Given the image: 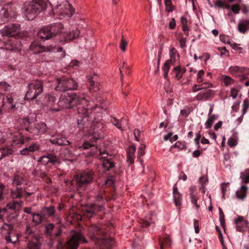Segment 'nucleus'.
I'll return each mask as SVG.
<instances>
[{
  "instance_id": "obj_1",
  "label": "nucleus",
  "mask_w": 249,
  "mask_h": 249,
  "mask_svg": "<svg viewBox=\"0 0 249 249\" xmlns=\"http://www.w3.org/2000/svg\"><path fill=\"white\" fill-rule=\"evenodd\" d=\"M58 105L63 108H70L78 105L86 104L87 106H91L93 101H88L83 93H76L74 92H67L61 95L58 102ZM98 107L96 106L89 109L87 107L80 106L77 108L78 116L77 118V124L79 127L84 125L88 127L90 125L91 127H93L89 133V136H92V139L97 140L101 137V133L98 129L95 128L94 123L100 120L101 115L98 113L95 117V113L98 112Z\"/></svg>"
},
{
  "instance_id": "obj_2",
  "label": "nucleus",
  "mask_w": 249,
  "mask_h": 249,
  "mask_svg": "<svg viewBox=\"0 0 249 249\" xmlns=\"http://www.w3.org/2000/svg\"><path fill=\"white\" fill-rule=\"evenodd\" d=\"M48 6L52 7V4L48 0H32V1H26L24 3L22 11L28 20H33Z\"/></svg>"
},
{
  "instance_id": "obj_3",
  "label": "nucleus",
  "mask_w": 249,
  "mask_h": 249,
  "mask_svg": "<svg viewBox=\"0 0 249 249\" xmlns=\"http://www.w3.org/2000/svg\"><path fill=\"white\" fill-rule=\"evenodd\" d=\"M100 227L94 225L88 229L90 238L93 240H98L97 244L100 246L101 249H111L114 245V241L112 239H102L100 235L102 233Z\"/></svg>"
},
{
  "instance_id": "obj_4",
  "label": "nucleus",
  "mask_w": 249,
  "mask_h": 249,
  "mask_svg": "<svg viewBox=\"0 0 249 249\" xmlns=\"http://www.w3.org/2000/svg\"><path fill=\"white\" fill-rule=\"evenodd\" d=\"M63 26L61 23H55L41 28L37 33L38 38L42 40H48L60 33Z\"/></svg>"
},
{
  "instance_id": "obj_5",
  "label": "nucleus",
  "mask_w": 249,
  "mask_h": 249,
  "mask_svg": "<svg viewBox=\"0 0 249 249\" xmlns=\"http://www.w3.org/2000/svg\"><path fill=\"white\" fill-rule=\"evenodd\" d=\"M43 89L42 83L40 81L36 80L29 83L24 99L29 101L35 99L42 92Z\"/></svg>"
},
{
  "instance_id": "obj_6",
  "label": "nucleus",
  "mask_w": 249,
  "mask_h": 249,
  "mask_svg": "<svg viewBox=\"0 0 249 249\" xmlns=\"http://www.w3.org/2000/svg\"><path fill=\"white\" fill-rule=\"evenodd\" d=\"M52 10L56 18L60 19L70 18L74 13V10L67 1H65L60 4L57 5Z\"/></svg>"
},
{
  "instance_id": "obj_7",
  "label": "nucleus",
  "mask_w": 249,
  "mask_h": 249,
  "mask_svg": "<svg viewBox=\"0 0 249 249\" xmlns=\"http://www.w3.org/2000/svg\"><path fill=\"white\" fill-rule=\"evenodd\" d=\"M0 142L2 143L6 142L12 146H16L24 143V139L23 137L18 132H17L13 133L12 130H9L6 135H3L0 139Z\"/></svg>"
},
{
  "instance_id": "obj_8",
  "label": "nucleus",
  "mask_w": 249,
  "mask_h": 249,
  "mask_svg": "<svg viewBox=\"0 0 249 249\" xmlns=\"http://www.w3.org/2000/svg\"><path fill=\"white\" fill-rule=\"evenodd\" d=\"M57 86L55 89L57 91H65L69 90L75 89L77 87V83L73 79L62 77L56 79Z\"/></svg>"
},
{
  "instance_id": "obj_9",
  "label": "nucleus",
  "mask_w": 249,
  "mask_h": 249,
  "mask_svg": "<svg viewBox=\"0 0 249 249\" xmlns=\"http://www.w3.org/2000/svg\"><path fill=\"white\" fill-rule=\"evenodd\" d=\"M30 49L33 51L34 53H38L46 52H61V57L63 58L65 56V52L62 51L61 47L49 46L45 47L41 46L38 43L34 42L30 45Z\"/></svg>"
},
{
  "instance_id": "obj_10",
  "label": "nucleus",
  "mask_w": 249,
  "mask_h": 249,
  "mask_svg": "<svg viewBox=\"0 0 249 249\" xmlns=\"http://www.w3.org/2000/svg\"><path fill=\"white\" fill-rule=\"evenodd\" d=\"M103 192H100L95 196L94 202L91 205L90 208L86 209L88 216H91L95 212L101 211L103 210V205L105 202L107 201V199H104Z\"/></svg>"
},
{
  "instance_id": "obj_11",
  "label": "nucleus",
  "mask_w": 249,
  "mask_h": 249,
  "mask_svg": "<svg viewBox=\"0 0 249 249\" xmlns=\"http://www.w3.org/2000/svg\"><path fill=\"white\" fill-rule=\"evenodd\" d=\"M24 237L28 239H34L35 242H30L28 244V249H40L39 243L40 236L38 233H35L29 226H26L24 232Z\"/></svg>"
},
{
  "instance_id": "obj_12",
  "label": "nucleus",
  "mask_w": 249,
  "mask_h": 249,
  "mask_svg": "<svg viewBox=\"0 0 249 249\" xmlns=\"http://www.w3.org/2000/svg\"><path fill=\"white\" fill-rule=\"evenodd\" d=\"M1 232L2 234H5V239L7 243L15 244L18 240V236L13 231V227L11 225L4 224L1 227Z\"/></svg>"
},
{
  "instance_id": "obj_13",
  "label": "nucleus",
  "mask_w": 249,
  "mask_h": 249,
  "mask_svg": "<svg viewBox=\"0 0 249 249\" xmlns=\"http://www.w3.org/2000/svg\"><path fill=\"white\" fill-rule=\"evenodd\" d=\"M20 26L18 24H9L0 30L2 36L14 37L20 33Z\"/></svg>"
},
{
  "instance_id": "obj_14",
  "label": "nucleus",
  "mask_w": 249,
  "mask_h": 249,
  "mask_svg": "<svg viewBox=\"0 0 249 249\" xmlns=\"http://www.w3.org/2000/svg\"><path fill=\"white\" fill-rule=\"evenodd\" d=\"M97 152H99L98 158L101 160L103 167L106 170H108L113 167L114 163L110 160L111 155L109 156L105 150H97L96 149V152H91L90 155H93Z\"/></svg>"
},
{
  "instance_id": "obj_15",
  "label": "nucleus",
  "mask_w": 249,
  "mask_h": 249,
  "mask_svg": "<svg viewBox=\"0 0 249 249\" xmlns=\"http://www.w3.org/2000/svg\"><path fill=\"white\" fill-rule=\"evenodd\" d=\"M80 242L86 243V241L81 232L72 231L71 238L67 243L69 249H76Z\"/></svg>"
},
{
  "instance_id": "obj_16",
  "label": "nucleus",
  "mask_w": 249,
  "mask_h": 249,
  "mask_svg": "<svg viewBox=\"0 0 249 249\" xmlns=\"http://www.w3.org/2000/svg\"><path fill=\"white\" fill-rule=\"evenodd\" d=\"M93 173L92 171H85L81 174L80 176L76 175L75 177L77 183L79 187L90 183L93 179Z\"/></svg>"
},
{
  "instance_id": "obj_17",
  "label": "nucleus",
  "mask_w": 249,
  "mask_h": 249,
  "mask_svg": "<svg viewBox=\"0 0 249 249\" xmlns=\"http://www.w3.org/2000/svg\"><path fill=\"white\" fill-rule=\"evenodd\" d=\"M15 10L9 5L3 8L0 11V18L4 22H7L15 17Z\"/></svg>"
},
{
  "instance_id": "obj_18",
  "label": "nucleus",
  "mask_w": 249,
  "mask_h": 249,
  "mask_svg": "<svg viewBox=\"0 0 249 249\" xmlns=\"http://www.w3.org/2000/svg\"><path fill=\"white\" fill-rule=\"evenodd\" d=\"M234 223L236 225V230L239 231L243 232L249 228V221L244 219L242 216H238L237 218L235 219Z\"/></svg>"
},
{
  "instance_id": "obj_19",
  "label": "nucleus",
  "mask_w": 249,
  "mask_h": 249,
  "mask_svg": "<svg viewBox=\"0 0 249 249\" xmlns=\"http://www.w3.org/2000/svg\"><path fill=\"white\" fill-rule=\"evenodd\" d=\"M1 107L8 111L16 108V104L11 96L3 97Z\"/></svg>"
},
{
  "instance_id": "obj_20",
  "label": "nucleus",
  "mask_w": 249,
  "mask_h": 249,
  "mask_svg": "<svg viewBox=\"0 0 249 249\" xmlns=\"http://www.w3.org/2000/svg\"><path fill=\"white\" fill-rule=\"evenodd\" d=\"M40 145L36 142H33L29 146L26 147L19 151L20 155L23 156H27L31 153L38 151L40 149Z\"/></svg>"
},
{
  "instance_id": "obj_21",
  "label": "nucleus",
  "mask_w": 249,
  "mask_h": 249,
  "mask_svg": "<svg viewBox=\"0 0 249 249\" xmlns=\"http://www.w3.org/2000/svg\"><path fill=\"white\" fill-rule=\"evenodd\" d=\"M50 141L53 144H56L59 145H67L71 143L65 138L62 137L59 134H55L53 135Z\"/></svg>"
},
{
  "instance_id": "obj_22",
  "label": "nucleus",
  "mask_w": 249,
  "mask_h": 249,
  "mask_svg": "<svg viewBox=\"0 0 249 249\" xmlns=\"http://www.w3.org/2000/svg\"><path fill=\"white\" fill-rule=\"evenodd\" d=\"M190 194V197L191 202L197 210L200 208V205L197 203V201L199 199V197L197 196V193L196 192V186H192L189 188Z\"/></svg>"
},
{
  "instance_id": "obj_23",
  "label": "nucleus",
  "mask_w": 249,
  "mask_h": 249,
  "mask_svg": "<svg viewBox=\"0 0 249 249\" xmlns=\"http://www.w3.org/2000/svg\"><path fill=\"white\" fill-rule=\"evenodd\" d=\"M38 161L44 165L49 162L52 163L53 165H57L59 163L56 157L53 155L43 156L38 159Z\"/></svg>"
},
{
  "instance_id": "obj_24",
  "label": "nucleus",
  "mask_w": 249,
  "mask_h": 249,
  "mask_svg": "<svg viewBox=\"0 0 249 249\" xmlns=\"http://www.w3.org/2000/svg\"><path fill=\"white\" fill-rule=\"evenodd\" d=\"M214 94L213 90L206 89L200 92L196 95L195 98L197 101L206 100L211 98Z\"/></svg>"
},
{
  "instance_id": "obj_25",
  "label": "nucleus",
  "mask_w": 249,
  "mask_h": 249,
  "mask_svg": "<svg viewBox=\"0 0 249 249\" xmlns=\"http://www.w3.org/2000/svg\"><path fill=\"white\" fill-rule=\"evenodd\" d=\"M47 130V126L45 123H40L36 124L34 127L31 128L30 132L34 135L44 134Z\"/></svg>"
},
{
  "instance_id": "obj_26",
  "label": "nucleus",
  "mask_w": 249,
  "mask_h": 249,
  "mask_svg": "<svg viewBox=\"0 0 249 249\" xmlns=\"http://www.w3.org/2000/svg\"><path fill=\"white\" fill-rule=\"evenodd\" d=\"M110 122L113 125L121 130L128 127V122L126 119H123L120 121L115 118L112 117L110 119Z\"/></svg>"
},
{
  "instance_id": "obj_27",
  "label": "nucleus",
  "mask_w": 249,
  "mask_h": 249,
  "mask_svg": "<svg viewBox=\"0 0 249 249\" xmlns=\"http://www.w3.org/2000/svg\"><path fill=\"white\" fill-rule=\"evenodd\" d=\"M110 122L113 125L121 130L128 127V122L126 119H123L120 121L115 118L112 117L110 119Z\"/></svg>"
},
{
  "instance_id": "obj_28",
  "label": "nucleus",
  "mask_w": 249,
  "mask_h": 249,
  "mask_svg": "<svg viewBox=\"0 0 249 249\" xmlns=\"http://www.w3.org/2000/svg\"><path fill=\"white\" fill-rule=\"evenodd\" d=\"M237 27L239 32L245 34L249 30V19H241L238 24Z\"/></svg>"
},
{
  "instance_id": "obj_29",
  "label": "nucleus",
  "mask_w": 249,
  "mask_h": 249,
  "mask_svg": "<svg viewBox=\"0 0 249 249\" xmlns=\"http://www.w3.org/2000/svg\"><path fill=\"white\" fill-rule=\"evenodd\" d=\"M173 199L175 204L177 207H179L181 205L182 196L178 192V189L176 186L173 187Z\"/></svg>"
},
{
  "instance_id": "obj_30",
  "label": "nucleus",
  "mask_w": 249,
  "mask_h": 249,
  "mask_svg": "<svg viewBox=\"0 0 249 249\" xmlns=\"http://www.w3.org/2000/svg\"><path fill=\"white\" fill-rule=\"evenodd\" d=\"M136 151V147L134 145L129 146L127 151V161L130 164L134 162L135 158V153Z\"/></svg>"
},
{
  "instance_id": "obj_31",
  "label": "nucleus",
  "mask_w": 249,
  "mask_h": 249,
  "mask_svg": "<svg viewBox=\"0 0 249 249\" xmlns=\"http://www.w3.org/2000/svg\"><path fill=\"white\" fill-rule=\"evenodd\" d=\"M248 187L245 185H242L238 190L236 191L235 194L237 197L241 200H244L247 196Z\"/></svg>"
},
{
  "instance_id": "obj_32",
  "label": "nucleus",
  "mask_w": 249,
  "mask_h": 249,
  "mask_svg": "<svg viewBox=\"0 0 249 249\" xmlns=\"http://www.w3.org/2000/svg\"><path fill=\"white\" fill-rule=\"evenodd\" d=\"M169 56L170 59H168V60L171 62L172 64H174L179 59V54L177 50L174 47L170 49Z\"/></svg>"
},
{
  "instance_id": "obj_33",
  "label": "nucleus",
  "mask_w": 249,
  "mask_h": 249,
  "mask_svg": "<svg viewBox=\"0 0 249 249\" xmlns=\"http://www.w3.org/2000/svg\"><path fill=\"white\" fill-rule=\"evenodd\" d=\"M242 106H243L242 114L236 120V122L237 124H240L242 122L243 119L244 115L246 113L248 109L249 108V101L248 99H245L244 101Z\"/></svg>"
},
{
  "instance_id": "obj_34",
  "label": "nucleus",
  "mask_w": 249,
  "mask_h": 249,
  "mask_svg": "<svg viewBox=\"0 0 249 249\" xmlns=\"http://www.w3.org/2000/svg\"><path fill=\"white\" fill-rule=\"evenodd\" d=\"M22 203L21 201H13V202L8 203L6 207L4 209H6V211L8 209L18 211L21 207Z\"/></svg>"
},
{
  "instance_id": "obj_35",
  "label": "nucleus",
  "mask_w": 249,
  "mask_h": 249,
  "mask_svg": "<svg viewBox=\"0 0 249 249\" xmlns=\"http://www.w3.org/2000/svg\"><path fill=\"white\" fill-rule=\"evenodd\" d=\"M243 70V68L237 66H231L229 69V72L231 74L238 77H240Z\"/></svg>"
},
{
  "instance_id": "obj_36",
  "label": "nucleus",
  "mask_w": 249,
  "mask_h": 249,
  "mask_svg": "<svg viewBox=\"0 0 249 249\" xmlns=\"http://www.w3.org/2000/svg\"><path fill=\"white\" fill-rule=\"evenodd\" d=\"M80 32L77 29L73 30L71 31L66 33L65 37L67 40H72L78 37Z\"/></svg>"
},
{
  "instance_id": "obj_37",
  "label": "nucleus",
  "mask_w": 249,
  "mask_h": 249,
  "mask_svg": "<svg viewBox=\"0 0 249 249\" xmlns=\"http://www.w3.org/2000/svg\"><path fill=\"white\" fill-rule=\"evenodd\" d=\"M55 208L53 206L50 207H44L41 210V213L43 214L44 216L47 215L48 216H52L54 213Z\"/></svg>"
},
{
  "instance_id": "obj_38",
  "label": "nucleus",
  "mask_w": 249,
  "mask_h": 249,
  "mask_svg": "<svg viewBox=\"0 0 249 249\" xmlns=\"http://www.w3.org/2000/svg\"><path fill=\"white\" fill-rule=\"evenodd\" d=\"M203 85H206V87H207V88L213 87V85L212 83H211L209 82H204V83H202L201 85H200V86H199L197 85H194L192 88V91L194 92H196L199 90L204 89L205 88L202 87V86Z\"/></svg>"
},
{
  "instance_id": "obj_39",
  "label": "nucleus",
  "mask_w": 249,
  "mask_h": 249,
  "mask_svg": "<svg viewBox=\"0 0 249 249\" xmlns=\"http://www.w3.org/2000/svg\"><path fill=\"white\" fill-rule=\"evenodd\" d=\"M33 216V221L36 224H40L43 220V219L45 217L43 214L41 213H34L32 215Z\"/></svg>"
},
{
  "instance_id": "obj_40",
  "label": "nucleus",
  "mask_w": 249,
  "mask_h": 249,
  "mask_svg": "<svg viewBox=\"0 0 249 249\" xmlns=\"http://www.w3.org/2000/svg\"><path fill=\"white\" fill-rule=\"evenodd\" d=\"M173 65L174 64H172L171 62L168 61V60L165 61L162 67V70L163 71V75L164 78H166L167 77L171 66Z\"/></svg>"
},
{
  "instance_id": "obj_41",
  "label": "nucleus",
  "mask_w": 249,
  "mask_h": 249,
  "mask_svg": "<svg viewBox=\"0 0 249 249\" xmlns=\"http://www.w3.org/2000/svg\"><path fill=\"white\" fill-rule=\"evenodd\" d=\"M221 79L226 86H228L234 83V79L226 75H222Z\"/></svg>"
},
{
  "instance_id": "obj_42",
  "label": "nucleus",
  "mask_w": 249,
  "mask_h": 249,
  "mask_svg": "<svg viewBox=\"0 0 249 249\" xmlns=\"http://www.w3.org/2000/svg\"><path fill=\"white\" fill-rule=\"evenodd\" d=\"M240 178L243 183H249V169H247L244 171L241 172Z\"/></svg>"
},
{
  "instance_id": "obj_43",
  "label": "nucleus",
  "mask_w": 249,
  "mask_h": 249,
  "mask_svg": "<svg viewBox=\"0 0 249 249\" xmlns=\"http://www.w3.org/2000/svg\"><path fill=\"white\" fill-rule=\"evenodd\" d=\"M11 86L5 82H0V93L3 94L10 91Z\"/></svg>"
},
{
  "instance_id": "obj_44",
  "label": "nucleus",
  "mask_w": 249,
  "mask_h": 249,
  "mask_svg": "<svg viewBox=\"0 0 249 249\" xmlns=\"http://www.w3.org/2000/svg\"><path fill=\"white\" fill-rule=\"evenodd\" d=\"M172 72L175 74V76L178 79H180L185 71L181 69L180 67L177 66L175 67L172 71Z\"/></svg>"
},
{
  "instance_id": "obj_45",
  "label": "nucleus",
  "mask_w": 249,
  "mask_h": 249,
  "mask_svg": "<svg viewBox=\"0 0 249 249\" xmlns=\"http://www.w3.org/2000/svg\"><path fill=\"white\" fill-rule=\"evenodd\" d=\"M23 178L21 175H15L13 180V184L14 185H19L23 183Z\"/></svg>"
},
{
  "instance_id": "obj_46",
  "label": "nucleus",
  "mask_w": 249,
  "mask_h": 249,
  "mask_svg": "<svg viewBox=\"0 0 249 249\" xmlns=\"http://www.w3.org/2000/svg\"><path fill=\"white\" fill-rule=\"evenodd\" d=\"M21 44L19 42H16V43L14 44V43H12L9 47H5V48L7 50H13L15 51H18L20 50Z\"/></svg>"
},
{
  "instance_id": "obj_47",
  "label": "nucleus",
  "mask_w": 249,
  "mask_h": 249,
  "mask_svg": "<svg viewBox=\"0 0 249 249\" xmlns=\"http://www.w3.org/2000/svg\"><path fill=\"white\" fill-rule=\"evenodd\" d=\"M197 72V76H196V82L198 83H204V71L203 70H201Z\"/></svg>"
},
{
  "instance_id": "obj_48",
  "label": "nucleus",
  "mask_w": 249,
  "mask_h": 249,
  "mask_svg": "<svg viewBox=\"0 0 249 249\" xmlns=\"http://www.w3.org/2000/svg\"><path fill=\"white\" fill-rule=\"evenodd\" d=\"M89 83L90 85V89L94 91H96L99 89L98 86L99 85L98 83H96L92 79H89Z\"/></svg>"
},
{
  "instance_id": "obj_49",
  "label": "nucleus",
  "mask_w": 249,
  "mask_h": 249,
  "mask_svg": "<svg viewBox=\"0 0 249 249\" xmlns=\"http://www.w3.org/2000/svg\"><path fill=\"white\" fill-rule=\"evenodd\" d=\"M21 190L19 188H17L15 190L11 191V196L13 198H18L21 196L23 194Z\"/></svg>"
},
{
  "instance_id": "obj_50",
  "label": "nucleus",
  "mask_w": 249,
  "mask_h": 249,
  "mask_svg": "<svg viewBox=\"0 0 249 249\" xmlns=\"http://www.w3.org/2000/svg\"><path fill=\"white\" fill-rule=\"evenodd\" d=\"M177 39L179 42L180 46L181 48H184L186 47V38L184 37L182 34H179L178 35V36H177Z\"/></svg>"
},
{
  "instance_id": "obj_51",
  "label": "nucleus",
  "mask_w": 249,
  "mask_h": 249,
  "mask_svg": "<svg viewBox=\"0 0 249 249\" xmlns=\"http://www.w3.org/2000/svg\"><path fill=\"white\" fill-rule=\"evenodd\" d=\"M214 121V118L213 116H211L206 121L205 124V127L207 129H209L211 127Z\"/></svg>"
},
{
  "instance_id": "obj_52",
  "label": "nucleus",
  "mask_w": 249,
  "mask_h": 249,
  "mask_svg": "<svg viewBox=\"0 0 249 249\" xmlns=\"http://www.w3.org/2000/svg\"><path fill=\"white\" fill-rule=\"evenodd\" d=\"M249 76V68H243V70L242 71L241 80L243 81L244 79H247Z\"/></svg>"
},
{
  "instance_id": "obj_53",
  "label": "nucleus",
  "mask_w": 249,
  "mask_h": 249,
  "mask_svg": "<svg viewBox=\"0 0 249 249\" xmlns=\"http://www.w3.org/2000/svg\"><path fill=\"white\" fill-rule=\"evenodd\" d=\"M94 145V141H92L90 143H89L87 141H85L83 144L81 146L78 147V148L81 150L87 149L89 147H93Z\"/></svg>"
},
{
  "instance_id": "obj_54",
  "label": "nucleus",
  "mask_w": 249,
  "mask_h": 249,
  "mask_svg": "<svg viewBox=\"0 0 249 249\" xmlns=\"http://www.w3.org/2000/svg\"><path fill=\"white\" fill-rule=\"evenodd\" d=\"M127 44V41L124 39L123 36H122L120 47L123 52L126 51V47Z\"/></svg>"
},
{
  "instance_id": "obj_55",
  "label": "nucleus",
  "mask_w": 249,
  "mask_h": 249,
  "mask_svg": "<svg viewBox=\"0 0 249 249\" xmlns=\"http://www.w3.org/2000/svg\"><path fill=\"white\" fill-rule=\"evenodd\" d=\"M160 249H163V246H166L170 247L171 246V241L168 237H166L162 241H160Z\"/></svg>"
},
{
  "instance_id": "obj_56",
  "label": "nucleus",
  "mask_w": 249,
  "mask_h": 249,
  "mask_svg": "<svg viewBox=\"0 0 249 249\" xmlns=\"http://www.w3.org/2000/svg\"><path fill=\"white\" fill-rule=\"evenodd\" d=\"M2 153L3 154V158L5 156H8L11 155L13 151L11 149L7 147L2 148Z\"/></svg>"
},
{
  "instance_id": "obj_57",
  "label": "nucleus",
  "mask_w": 249,
  "mask_h": 249,
  "mask_svg": "<svg viewBox=\"0 0 249 249\" xmlns=\"http://www.w3.org/2000/svg\"><path fill=\"white\" fill-rule=\"evenodd\" d=\"M241 9V6L238 4H235L231 6V11L235 14H239Z\"/></svg>"
},
{
  "instance_id": "obj_58",
  "label": "nucleus",
  "mask_w": 249,
  "mask_h": 249,
  "mask_svg": "<svg viewBox=\"0 0 249 249\" xmlns=\"http://www.w3.org/2000/svg\"><path fill=\"white\" fill-rule=\"evenodd\" d=\"M54 225L53 224H48L46 225V233L49 235H51L52 233V231L53 229Z\"/></svg>"
},
{
  "instance_id": "obj_59",
  "label": "nucleus",
  "mask_w": 249,
  "mask_h": 249,
  "mask_svg": "<svg viewBox=\"0 0 249 249\" xmlns=\"http://www.w3.org/2000/svg\"><path fill=\"white\" fill-rule=\"evenodd\" d=\"M145 148V145L144 144H141L140 146L138 148V157L140 158L141 156H142L144 155L145 152L144 150Z\"/></svg>"
},
{
  "instance_id": "obj_60",
  "label": "nucleus",
  "mask_w": 249,
  "mask_h": 249,
  "mask_svg": "<svg viewBox=\"0 0 249 249\" xmlns=\"http://www.w3.org/2000/svg\"><path fill=\"white\" fill-rule=\"evenodd\" d=\"M239 44H237L236 43H231V47L234 49V50L236 51L238 53H241L243 50L242 48L240 47L239 46Z\"/></svg>"
},
{
  "instance_id": "obj_61",
  "label": "nucleus",
  "mask_w": 249,
  "mask_h": 249,
  "mask_svg": "<svg viewBox=\"0 0 249 249\" xmlns=\"http://www.w3.org/2000/svg\"><path fill=\"white\" fill-rule=\"evenodd\" d=\"M165 4L166 7V10L168 12L173 11V9L171 6V1L170 0H165Z\"/></svg>"
},
{
  "instance_id": "obj_62",
  "label": "nucleus",
  "mask_w": 249,
  "mask_h": 249,
  "mask_svg": "<svg viewBox=\"0 0 249 249\" xmlns=\"http://www.w3.org/2000/svg\"><path fill=\"white\" fill-rule=\"evenodd\" d=\"M238 90L236 88H232L231 91V96L233 99H235L238 95Z\"/></svg>"
},
{
  "instance_id": "obj_63",
  "label": "nucleus",
  "mask_w": 249,
  "mask_h": 249,
  "mask_svg": "<svg viewBox=\"0 0 249 249\" xmlns=\"http://www.w3.org/2000/svg\"><path fill=\"white\" fill-rule=\"evenodd\" d=\"M194 227L195 228V232L196 233H199V223L198 220L196 219H195L194 220Z\"/></svg>"
},
{
  "instance_id": "obj_64",
  "label": "nucleus",
  "mask_w": 249,
  "mask_h": 249,
  "mask_svg": "<svg viewBox=\"0 0 249 249\" xmlns=\"http://www.w3.org/2000/svg\"><path fill=\"white\" fill-rule=\"evenodd\" d=\"M220 40L222 42L228 44H230V45L231 43L228 37L226 36H220Z\"/></svg>"
}]
</instances>
